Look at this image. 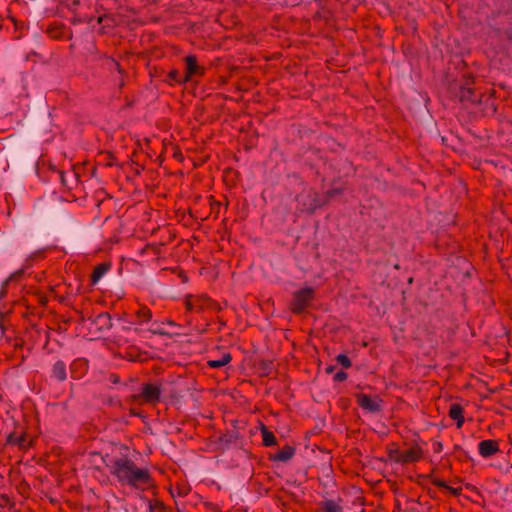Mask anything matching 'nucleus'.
<instances>
[{
	"label": "nucleus",
	"instance_id": "obj_35",
	"mask_svg": "<svg viewBox=\"0 0 512 512\" xmlns=\"http://www.w3.org/2000/svg\"><path fill=\"white\" fill-rule=\"evenodd\" d=\"M435 485L440 487V488H445V489L449 488V486L444 481H442V480L436 481Z\"/></svg>",
	"mask_w": 512,
	"mask_h": 512
},
{
	"label": "nucleus",
	"instance_id": "obj_37",
	"mask_svg": "<svg viewBox=\"0 0 512 512\" xmlns=\"http://www.w3.org/2000/svg\"><path fill=\"white\" fill-rule=\"evenodd\" d=\"M5 322H4V318H3V315H1L0 317V330H1V333L4 334L5 332Z\"/></svg>",
	"mask_w": 512,
	"mask_h": 512
},
{
	"label": "nucleus",
	"instance_id": "obj_44",
	"mask_svg": "<svg viewBox=\"0 0 512 512\" xmlns=\"http://www.w3.org/2000/svg\"><path fill=\"white\" fill-rule=\"evenodd\" d=\"M166 323L171 326H176L175 322L172 320H167Z\"/></svg>",
	"mask_w": 512,
	"mask_h": 512
},
{
	"label": "nucleus",
	"instance_id": "obj_40",
	"mask_svg": "<svg viewBox=\"0 0 512 512\" xmlns=\"http://www.w3.org/2000/svg\"><path fill=\"white\" fill-rule=\"evenodd\" d=\"M131 416H136V417L142 416V412L136 411L134 408H131Z\"/></svg>",
	"mask_w": 512,
	"mask_h": 512
},
{
	"label": "nucleus",
	"instance_id": "obj_6",
	"mask_svg": "<svg viewBox=\"0 0 512 512\" xmlns=\"http://www.w3.org/2000/svg\"><path fill=\"white\" fill-rule=\"evenodd\" d=\"M185 73L184 80L189 82L195 76H203L205 73V67L198 64L197 57L190 54L185 57Z\"/></svg>",
	"mask_w": 512,
	"mask_h": 512
},
{
	"label": "nucleus",
	"instance_id": "obj_36",
	"mask_svg": "<svg viewBox=\"0 0 512 512\" xmlns=\"http://www.w3.org/2000/svg\"><path fill=\"white\" fill-rule=\"evenodd\" d=\"M116 158L112 155V154H109V161L107 163V166H113V165H116V162H115Z\"/></svg>",
	"mask_w": 512,
	"mask_h": 512
},
{
	"label": "nucleus",
	"instance_id": "obj_43",
	"mask_svg": "<svg viewBox=\"0 0 512 512\" xmlns=\"http://www.w3.org/2000/svg\"><path fill=\"white\" fill-rule=\"evenodd\" d=\"M209 307H211V308H213V309H215V310H220V309H221V308H220V306H219V304H217L216 302H215V304H210V306H209Z\"/></svg>",
	"mask_w": 512,
	"mask_h": 512
},
{
	"label": "nucleus",
	"instance_id": "obj_10",
	"mask_svg": "<svg viewBox=\"0 0 512 512\" xmlns=\"http://www.w3.org/2000/svg\"><path fill=\"white\" fill-rule=\"evenodd\" d=\"M478 450L482 457L488 458L499 451V446L495 440H482L478 445Z\"/></svg>",
	"mask_w": 512,
	"mask_h": 512
},
{
	"label": "nucleus",
	"instance_id": "obj_8",
	"mask_svg": "<svg viewBox=\"0 0 512 512\" xmlns=\"http://www.w3.org/2000/svg\"><path fill=\"white\" fill-rule=\"evenodd\" d=\"M88 321L98 333H103L113 327L112 318L108 312H101L94 318H88Z\"/></svg>",
	"mask_w": 512,
	"mask_h": 512
},
{
	"label": "nucleus",
	"instance_id": "obj_27",
	"mask_svg": "<svg viewBox=\"0 0 512 512\" xmlns=\"http://www.w3.org/2000/svg\"><path fill=\"white\" fill-rule=\"evenodd\" d=\"M336 361L345 369H348L352 366V362L346 354L337 355Z\"/></svg>",
	"mask_w": 512,
	"mask_h": 512
},
{
	"label": "nucleus",
	"instance_id": "obj_7",
	"mask_svg": "<svg viewBox=\"0 0 512 512\" xmlns=\"http://www.w3.org/2000/svg\"><path fill=\"white\" fill-rule=\"evenodd\" d=\"M356 401L359 407L368 413H377L381 408V400L378 396H370L368 394L359 393L356 395Z\"/></svg>",
	"mask_w": 512,
	"mask_h": 512
},
{
	"label": "nucleus",
	"instance_id": "obj_39",
	"mask_svg": "<svg viewBox=\"0 0 512 512\" xmlns=\"http://www.w3.org/2000/svg\"><path fill=\"white\" fill-rule=\"evenodd\" d=\"M59 176H60V180H61V183L63 185H66V181H65V173L63 171H59Z\"/></svg>",
	"mask_w": 512,
	"mask_h": 512
},
{
	"label": "nucleus",
	"instance_id": "obj_25",
	"mask_svg": "<svg viewBox=\"0 0 512 512\" xmlns=\"http://www.w3.org/2000/svg\"><path fill=\"white\" fill-rule=\"evenodd\" d=\"M164 323H157V322H154L152 324V326L148 329L149 332H151L152 334H155V335H161V336H170L171 333L165 331L163 328H162V325Z\"/></svg>",
	"mask_w": 512,
	"mask_h": 512
},
{
	"label": "nucleus",
	"instance_id": "obj_22",
	"mask_svg": "<svg viewBox=\"0 0 512 512\" xmlns=\"http://www.w3.org/2000/svg\"><path fill=\"white\" fill-rule=\"evenodd\" d=\"M98 23L102 25V29L111 28L115 25L116 19L114 15L103 14L98 17Z\"/></svg>",
	"mask_w": 512,
	"mask_h": 512
},
{
	"label": "nucleus",
	"instance_id": "obj_17",
	"mask_svg": "<svg viewBox=\"0 0 512 512\" xmlns=\"http://www.w3.org/2000/svg\"><path fill=\"white\" fill-rule=\"evenodd\" d=\"M340 501H335L333 499H327L321 502L320 504V512H343V507L340 504Z\"/></svg>",
	"mask_w": 512,
	"mask_h": 512
},
{
	"label": "nucleus",
	"instance_id": "obj_46",
	"mask_svg": "<svg viewBox=\"0 0 512 512\" xmlns=\"http://www.w3.org/2000/svg\"><path fill=\"white\" fill-rule=\"evenodd\" d=\"M394 268H395V269H400L399 264H395V265H394Z\"/></svg>",
	"mask_w": 512,
	"mask_h": 512
},
{
	"label": "nucleus",
	"instance_id": "obj_42",
	"mask_svg": "<svg viewBox=\"0 0 512 512\" xmlns=\"http://www.w3.org/2000/svg\"><path fill=\"white\" fill-rule=\"evenodd\" d=\"M447 489H448L449 491H451L454 495H458V494H459V491H458V489H456V488H452V487H450V486H449V488H447Z\"/></svg>",
	"mask_w": 512,
	"mask_h": 512
},
{
	"label": "nucleus",
	"instance_id": "obj_24",
	"mask_svg": "<svg viewBox=\"0 0 512 512\" xmlns=\"http://www.w3.org/2000/svg\"><path fill=\"white\" fill-rule=\"evenodd\" d=\"M193 299H194L195 303L200 304V306L197 307V312L201 311L205 307H209L210 304H215V302L207 296L193 297Z\"/></svg>",
	"mask_w": 512,
	"mask_h": 512
},
{
	"label": "nucleus",
	"instance_id": "obj_3",
	"mask_svg": "<svg viewBox=\"0 0 512 512\" xmlns=\"http://www.w3.org/2000/svg\"><path fill=\"white\" fill-rule=\"evenodd\" d=\"M387 454L389 461L396 464L407 465L420 461L423 458L424 451L418 444H414L404 451L393 445L388 447Z\"/></svg>",
	"mask_w": 512,
	"mask_h": 512
},
{
	"label": "nucleus",
	"instance_id": "obj_32",
	"mask_svg": "<svg viewBox=\"0 0 512 512\" xmlns=\"http://www.w3.org/2000/svg\"><path fill=\"white\" fill-rule=\"evenodd\" d=\"M347 378H348V374L345 371H343V370H340V371L336 372L334 374V376H333V380L335 382H343Z\"/></svg>",
	"mask_w": 512,
	"mask_h": 512
},
{
	"label": "nucleus",
	"instance_id": "obj_21",
	"mask_svg": "<svg viewBox=\"0 0 512 512\" xmlns=\"http://www.w3.org/2000/svg\"><path fill=\"white\" fill-rule=\"evenodd\" d=\"M231 359H232V356L230 353H224L220 359L209 360L207 362V364L210 368L217 369V368H221V367L227 365L231 361Z\"/></svg>",
	"mask_w": 512,
	"mask_h": 512
},
{
	"label": "nucleus",
	"instance_id": "obj_9",
	"mask_svg": "<svg viewBox=\"0 0 512 512\" xmlns=\"http://www.w3.org/2000/svg\"><path fill=\"white\" fill-rule=\"evenodd\" d=\"M89 362L84 357L76 358L70 364V376L72 379H82L88 372Z\"/></svg>",
	"mask_w": 512,
	"mask_h": 512
},
{
	"label": "nucleus",
	"instance_id": "obj_13",
	"mask_svg": "<svg viewBox=\"0 0 512 512\" xmlns=\"http://www.w3.org/2000/svg\"><path fill=\"white\" fill-rule=\"evenodd\" d=\"M111 269L110 262H102L98 264L92 271L90 276V282L95 285L99 280Z\"/></svg>",
	"mask_w": 512,
	"mask_h": 512
},
{
	"label": "nucleus",
	"instance_id": "obj_28",
	"mask_svg": "<svg viewBox=\"0 0 512 512\" xmlns=\"http://www.w3.org/2000/svg\"><path fill=\"white\" fill-rule=\"evenodd\" d=\"M499 9L504 13L512 11V0H497Z\"/></svg>",
	"mask_w": 512,
	"mask_h": 512
},
{
	"label": "nucleus",
	"instance_id": "obj_2",
	"mask_svg": "<svg viewBox=\"0 0 512 512\" xmlns=\"http://www.w3.org/2000/svg\"><path fill=\"white\" fill-rule=\"evenodd\" d=\"M107 466L110 469V473L122 484L138 487L139 485H147L150 483L151 477L148 469L138 468L136 464L125 455L114 458L111 460V464Z\"/></svg>",
	"mask_w": 512,
	"mask_h": 512
},
{
	"label": "nucleus",
	"instance_id": "obj_23",
	"mask_svg": "<svg viewBox=\"0 0 512 512\" xmlns=\"http://www.w3.org/2000/svg\"><path fill=\"white\" fill-rule=\"evenodd\" d=\"M336 180L332 182V188L328 189L325 192L326 201H330L331 199L335 198L336 196H340L343 194L344 188L341 186H335Z\"/></svg>",
	"mask_w": 512,
	"mask_h": 512
},
{
	"label": "nucleus",
	"instance_id": "obj_31",
	"mask_svg": "<svg viewBox=\"0 0 512 512\" xmlns=\"http://www.w3.org/2000/svg\"><path fill=\"white\" fill-rule=\"evenodd\" d=\"M200 304L198 303H195L193 297H188L187 300H186V308L187 310L189 311H196L197 312V307H199Z\"/></svg>",
	"mask_w": 512,
	"mask_h": 512
},
{
	"label": "nucleus",
	"instance_id": "obj_11",
	"mask_svg": "<svg viewBox=\"0 0 512 512\" xmlns=\"http://www.w3.org/2000/svg\"><path fill=\"white\" fill-rule=\"evenodd\" d=\"M51 378L58 382H64L67 379V366L63 360H57L51 368Z\"/></svg>",
	"mask_w": 512,
	"mask_h": 512
},
{
	"label": "nucleus",
	"instance_id": "obj_12",
	"mask_svg": "<svg viewBox=\"0 0 512 512\" xmlns=\"http://www.w3.org/2000/svg\"><path fill=\"white\" fill-rule=\"evenodd\" d=\"M69 33V38L72 33L69 29L62 23H53L48 26L47 34L53 39H62Z\"/></svg>",
	"mask_w": 512,
	"mask_h": 512
},
{
	"label": "nucleus",
	"instance_id": "obj_16",
	"mask_svg": "<svg viewBox=\"0 0 512 512\" xmlns=\"http://www.w3.org/2000/svg\"><path fill=\"white\" fill-rule=\"evenodd\" d=\"M8 441L10 443H17L22 448H26L32 445V438L27 433H22L19 436H17L15 433H12L8 436Z\"/></svg>",
	"mask_w": 512,
	"mask_h": 512
},
{
	"label": "nucleus",
	"instance_id": "obj_29",
	"mask_svg": "<svg viewBox=\"0 0 512 512\" xmlns=\"http://www.w3.org/2000/svg\"><path fill=\"white\" fill-rule=\"evenodd\" d=\"M272 366H273V363L272 361H269V360H263L260 362V369L262 370V373L261 375L262 376H267L270 374L271 370H272Z\"/></svg>",
	"mask_w": 512,
	"mask_h": 512
},
{
	"label": "nucleus",
	"instance_id": "obj_26",
	"mask_svg": "<svg viewBox=\"0 0 512 512\" xmlns=\"http://www.w3.org/2000/svg\"><path fill=\"white\" fill-rule=\"evenodd\" d=\"M463 407L458 402H451L449 404L448 416H462Z\"/></svg>",
	"mask_w": 512,
	"mask_h": 512
},
{
	"label": "nucleus",
	"instance_id": "obj_14",
	"mask_svg": "<svg viewBox=\"0 0 512 512\" xmlns=\"http://www.w3.org/2000/svg\"><path fill=\"white\" fill-rule=\"evenodd\" d=\"M103 59H104V65L109 69V70H116L119 74H120V82H119V87H123L124 86V76H125V71L122 69L120 63L118 61H116L114 58L112 57H108V56H103Z\"/></svg>",
	"mask_w": 512,
	"mask_h": 512
},
{
	"label": "nucleus",
	"instance_id": "obj_45",
	"mask_svg": "<svg viewBox=\"0 0 512 512\" xmlns=\"http://www.w3.org/2000/svg\"><path fill=\"white\" fill-rule=\"evenodd\" d=\"M507 38H508L509 40H512V34H511V33H509V34L507 35Z\"/></svg>",
	"mask_w": 512,
	"mask_h": 512
},
{
	"label": "nucleus",
	"instance_id": "obj_20",
	"mask_svg": "<svg viewBox=\"0 0 512 512\" xmlns=\"http://www.w3.org/2000/svg\"><path fill=\"white\" fill-rule=\"evenodd\" d=\"M135 315L138 318L139 323L148 322L152 319V311L144 305L139 307L135 312Z\"/></svg>",
	"mask_w": 512,
	"mask_h": 512
},
{
	"label": "nucleus",
	"instance_id": "obj_4",
	"mask_svg": "<svg viewBox=\"0 0 512 512\" xmlns=\"http://www.w3.org/2000/svg\"><path fill=\"white\" fill-rule=\"evenodd\" d=\"M161 385L157 383H144L139 388L138 393L129 397L132 405H155L160 402L161 398Z\"/></svg>",
	"mask_w": 512,
	"mask_h": 512
},
{
	"label": "nucleus",
	"instance_id": "obj_30",
	"mask_svg": "<svg viewBox=\"0 0 512 512\" xmlns=\"http://www.w3.org/2000/svg\"><path fill=\"white\" fill-rule=\"evenodd\" d=\"M182 402H183L182 397L173 396L171 398V401L168 403V405L175 407L178 411H181Z\"/></svg>",
	"mask_w": 512,
	"mask_h": 512
},
{
	"label": "nucleus",
	"instance_id": "obj_1",
	"mask_svg": "<svg viewBox=\"0 0 512 512\" xmlns=\"http://www.w3.org/2000/svg\"><path fill=\"white\" fill-rule=\"evenodd\" d=\"M455 98L468 109L480 112L484 116H493L497 112L493 92L485 93L474 87V77L469 75L462 83L455 84Z\"/></svg>",
	"mask_w": 512,
	"mask_h": 512
},
{
	"label": "nucleus",
	"instance_id": "obj_19",
	"mask_svg": "<svg viewBox=\"0 0 512 512\" xmlns=\"http://www.w3.org/2000/svg\"><path fill=\"white\" fill-rule=\"evenodd\" d=\"M260 431L262 434V442L264 446H273L276 444V437L274 434L268 430L265 424H260Z\"/></svg>",
	"mask_w": 512,
	"mask_h": 512
},
{
	"label": "nucleus",
	"instance_id": "obj_15",
	"mask_svg": "<svg viewBox=\"0 0 512 512\" xmlns=\"http://www.w3.org/2000/svg\"><path fill=\"white\" fill-rule=\"evenodd\" d=\"M295 448L290 445H285L281 450L275 453L272 457L273 461L287 462L295 455Z\"/></svg>",
	"mask_w": 512,
	"mask_h": 512
},
{
	"label": "nucleus",
	"instance_id": "obj_41",
	"mask_svg": "<svg viewBox=\"0 0 512 512\" xmlns=\"http://www.w3.org/2000/svg\"><path fill=\"white\" fill-rule=\"evenodd\" d=\"M334 370H335V366L330 365V366H328V367L326 368V373H327V374H331V373H333V372H334Z\"/></svg>",
	"mask_w": 512,
	"mask_h": 512
},
{
	"label": "nucleus",
	"instance_id": "obj_5",
	"mask_svg": "<svg viewBox=\"0 0 512 512\" xmlns=\"http://www.w3.org/2000/svg\"><path fill=\"white\" fill-rule=\"evenodd\" d=\"M315 289L311 286H305L293 293L292 300L289 304V309L295 315H300L315 300Z\"/></svg>",
	"mask_w": 512,
	"mask_h": 512
},
{
	"label": "nucleus",
	"instance_id": "obj_33",
	"mask_svg": "<svg viewBox=\"0 0 512 512\" xmlns=\"http://www.w3.org/2000/svg\"><path fill=\"white\" fill-rule=\"evenodd\" d=\"M432 446H433V451H434L435 453H440V452H442V450H443V445H442V443H441V442H439V441H434V442H433V444H432Z\"/></svg>",
	"mask_w": 512,
	"mask_h": 512
},
{
	"label": "nucleus",
	"instance_id": "obj_38",
	"mask_svg": "<svg viewBox=\"0 0 512 512\" xmlns=\"http://www.w3.org/2000/svg\"><path fill=\"white\" fill-rule=\"evenodd\" d=\"M457 420V428H461L466 420V418H455Z\"/></svg>",
	"mask_w": 512,
	"mask_h": 512
},
{
	"label": "nucleus",
	"instance_id": "obj_34",
	"mask_svg": "<svg viewBox=\"0 0 512 512\" xmlns=\"http://www.w3.org/2000/svg\"><path fill=\"white\" fill-rule=\"evenodd\" d=\"M109 381L112 384H119L120 383V376L118 374L112 373L109 375Z\"/></svg>",
	"mask_w": 512,
	"mask_h": 512
},
{
	"label": "nucleus",
	"instance_id": "obj_18",
	"mask_svg": "<svg viewBox=\"0 0 512 512\" xmlns=\"http://www.w3.org/2000/svg\"><path fill=\"white\" fill-rule=\"evenodd\" d=\"M164 81L170 85L187 83V81L184 80V74H181L178 69H172L169 71Z\"/></svg>",
	"mask_w": 512,
	"mask_h": 512
}]
</instances>
